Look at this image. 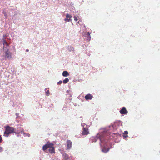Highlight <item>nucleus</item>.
Returning <instances> with one entry per match:
<instances>
[{
  "mask_svg": "<svg viewBox=\"0 0 160 160\" xmlns=\"http://www.w3.org/2000/svg\"><path fill=\"white\" fill-rule=\"evenodd\" d=\"M74 20L75 21H77L78 20V19L75 16H74Z\"/></svg>",
  "mask_w": 160,
  "mask_h": 160,
  "instance_id": "obj_19",
  "label": "nucleus"
},
{
  "mask_svg": "<svg viewBox=\"0 0 160 160\" xmlns=\"http://www.w3.org/2000/svg\"><path fill=\"white\" fill-rule=\"evenodd\" d=\"M28 51H29V50H28V49H27L26 50V51H27V52H28Z\"/></svg>",
  "mask_w": 160,
  "mask_h": 160,
  "instance_id": "obj_24",
  "label": "nucleus"
},
{
  "mask_svg": "<svg viewBox=\"0 0 160 160\" xmlns=\"http://www.w3.org/2000/svg\"><path fill=\"white\" fill-rule=\"evenodd\" d=\"M3 148L2 147L0 146V152H1L2 151Z\"/></svg>",
  "mask_w": 160,
  "mask_h": 160,
  "instance_id": "obj_23",
  "label": "nucleus"
},
{
  "mask_svg": "<svg viewBox=\"0 0 160 160\" xmlns=\"http://www.w3.org/2000/svg\"><path fill=\"white\" fill-rule=\"evenodd\" d=\"M88 39L89 40L91 39V36L90 35V33L89 32H87V34L86 35Z\"/></svg>",
  "mask_w": 160,
  "mask_h": 160,
  "instance_id": "obj_13",
  "label": "nucleus"
},
{
  "mask_svg": "<svg viewBox=\"0 0 160 160\" xmlns=\"http://www.w3.org/2000/svg\"><path fill=\"white\" fill-rule=\"evenodd\" d=\"M109 150V149L108 148V149H105V148H103L102 149V151L104 152H108Z\"/></svg>",
  "mask_w": 160,
  "mask_h": 160,
  "instance_id": "obj_14",
  "label": "nucleus"
},
{
  "mask_svg": "<svg viewBox=\"0 0 160 160\" xmlns=\"http://www.w3.org/2000/svg\"><path fill=\"white\" fill-rule=\"evenodd\" d=\"M2 13H3V14L4 15V16H5L6 17H7V14H6V12H5V11H3V12H2Z\"/></svg>",
  "mask_w": 160,
  "mask_h": 160,
  "instance_id": "obj_21",
  "label": "nucleus"
},
{
  "mask_svg": "<svg viewBox=\"0 0 160 160\" xmlns=\"http://www.w3.org/2000/svg\"><path fill=\"white\" fill-rule=\"evenodd\" d=\"M53 144L52 143V146L50 147L48 150L49 152L51 153H55V148L53 146Z\"/></svg>",
  "mask_w": 160,
  "mask_h": 160,
  "instance_id": "obj_6",
  "label": "nucleus"
},
{
  "mask_svg": "<svg viewBox=\"0 0 160 160\" xmlns=\"http://www.w3.org/2000/svg\"><path fill=\"white\" fill-rule=\"evenodd\" d=\"M128 132L127 131H125L123 133V135H128Z\"/></svg>",
  "mask_w": 160,
  "mask_h": 160,
  "instance_id": "obj_18",
  "label": "nucleus"
},
{
  "mask_svg": "<svg viewBox=\"0 0 160 160\" xmlns=\"http://www.w3.org/2000/svg\"><path fill=\"white\" fill-rule=\"evenodd\" d=\"M66 18L64 20L66 22H69L70 20V18L72 17L70 15L67 14L66 15Z\"/></svg>",
  "mask_w": 160,
  "mask_h": 160,
  "instance_id": "obj_8",
  "label": "nucleus"
},
{
  "mask_svg": "<svg viewBox=\"0 0 160 160\" xmlns=\"http://www.w3.org/2000/svg\"><path fill=\"white\" fill-rule=\"evenodd\" d=\"M128 112V110H127L125 107H123L120 111V112L122 114H127Z\"/></svg>",
  "mask_w": 160,
  "mask_h": 160,
  "instance_id": "obj_4",
  "label": "nucleus"
},
{
  "mask_svg": "<svg viewBox=\"0 0 160 160\" xmlns=\"http://www.w3.org/2000/svg\"><path fill=\"white\" fill-rule=\"evenodd\" d=\"M49 90H47L46 92V94L47 96H48L49 95Z\"/></svg>",
  "mask_w": 160,
  "mask_h": 160,
  "instance_id": "obj_17",
  "label": "nucleus"
},
{
  "mask_svg": "<svg viewBox=\"0 0 160 160\" xmlns=\"http://www.w3.org/2000/svg\"><path fill=\"white\" fill-rule=\"evenodd\" d=\"M62 83V82L61 81H60L58 82V84H60Z\"/></svg>",
  "mask_w": 160,
  "mask_h": 160,
  "instance_id": "obj_22",
  "label": "nucleus"
},
{
  "mask_svg": "<svg viewBox=\"0 0 160 160\" xmlns=\"http://www.w3.org/2000/svg\"><path fill=\"white\" fill-rule=\"evenodd\" d=\"M8 37V35L7 34H6L3 36V38H5V40H6V38H7Z\"/></svg>",
  "mask_w": 160,
  "mask_h": 160,
  "instance_id": "obj_16",
  "label": "nucleus"
},
{
  "mask_svg": "<svg viewBox=\"0 0 160 160\" xmlns=\"http://www.w3.org/2000/svg\"><path fill=\"white\" fill-rule=\"evenodd\" d=\"M89 132L88 128H84L82 134L83 135H87L88 134Z\"/></svg>",
  "mask_w": 160,
  "mask_h": 160,
  "instance_id": "obj_5",
  "label": "nucleus"
},
{
  "mask_svg": "<svg viewBox=\"0 0 160 160\" xmlns=\"http://www.w3.org/2000/svg\"><path fill=\"white\" fill-rule=\"evenodd\" d=\"M4 127L5 131L4 132L3 136L5 137H8L9 134L15 133L14 128L13 127L9 126H7Z\"/></svg>",
  "mask_w": 160,
  "mask_h": 160,
  "instance_id": "obj_1",
  "label": "nucleus"
},
{
  "mask_svg": "<svg viewBox=\"0 0 160 160\" xmlns=\"http://www.w3.org/2000/svg\"><path fill=\"white\" fill-rule=\"evenodd\" d=\"M98 139L102 143L106 142V141L103 140L102 138H98Z\"/></svg>",
  "mask_w": 160,
  "mask_h": 160,
  "instance_id": "obj_15",
  "label": "nucleus"
},
{
  "mask_svg": "<svg viewBox=\"0 0 160 160\" xmlns=\"http://www.w3.org/2000/svg\"><path fill=\"white\" fill-rule=\"evenodd\" d=\"M5 48H3V49L5 50L4 51L5 54L3 56L5 59H10L12 58V53L9 51L8 49H5Z\"/></svg>",
  "mask_w": 160,
  "mask_h": 160,
  "instance_id": "obj_2",
  "label": "nucleus"
},
{
  "mask_svg": "<svg viewBox=\"0 0 160 160\" xmlns=\"http://www.w3.org/2000/svg\"><path fill=\"white\" fill-rule=\"evenodd\" d=\"M93 97L92 95L90 94H88L85 95V98L86 100H91L92 98Z\"/></svg>",
  "mask_w": 160,
  "mask_h": 160,
  "instance_id": "obj_7",
  "label": "nucleus"
},
{
  "mask_svg": "<svg viewBox=\"0 0 160 160\" xmlns=\"http://www.w3.org/2000/svg\"><path fill=\"white\" fill-rule=\"evenodd\" d=\"M52 143H48V142L47 144L43 146L42 149L43 151H45L48 148H49V147H51V146H52Z\"/></svg>",
  "mask_w": 160,
  "mask_h": 160,
  "instance_id": "obj_3",
  "label": "nucleus"
},
{
  "mask_svg": "<svg viewBox=\"0 0 160 160\" xmlns=\"http://www.w3.org/2000/svg\"><path fill=\"white\" fill-rule=\"evenodd\" d=\"M67 143L68 148L70 149L72 147V142L70 140H68Z\"/></svg>",
  "mask_w": 160,
  "mask_h": 160,
  "instance_id": "obj_9",
  "label": "nucleus"
},
{
  "mask_svg": "<svg viewBox=\"0 0 160 160\" xmlns=\"http://www.w3.org/2000/svg\"><path fill=\"white\" fill-rule=\"evenodd\" d=\"M3 44V45L5 44L7 47L9 46V44L8 42H6V40H5V38H2Z\"/></svg>",
  "mask_w": 160,
  "mask_h": 160,
  "instance_id": "obj_11",
  "label": "nucleus"
},
{
  "mask_svg": "<svg viewBox=\"0 0 160 160\" xmlns=\"http://www.w3.org/2000/svg\"><path fill=\"white\" fill-rule=\"evenodd\" d=\"M69 75V74L67 71H64L62 72V75L64 77H67Z\"/></svg>",
  "mask_w": 160,
  "mask_h": 160,
  "instance_id": "obj_10",
  "label": "nucleus"
},
{
  "mask_svg": "<svg viewBox=\"0 0 160 160\" xmlns=\"http://www.w3.org/2000/svg\"><path fill=\"white\" fill-rule=\"evenodd\" d=\"M123 136L124 138H126L128 137L127 135H123Z\"/></svg>",
  "mask_w": 160,
  "mask_h": 160,
  "instance_id": "obj_20",
  "label": "nucleus"
},
{
  "mask_svg": "<svg viewBox=\"0 0 160 160\" xmlns=\"http://www.w3.org/2000/svg\"><path fill=\"white\" fill-rule=\"evenodd\" d=\"M69 81V79L68 78H66L63 81V82L64 83L66 84Z\"/></svg>",
  "mask_w": 160,
  "mask_h": 160,
  "instance_id": "obj_12",
  "label": "nucleus"
}]
</instances>
